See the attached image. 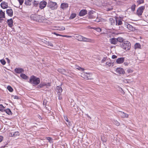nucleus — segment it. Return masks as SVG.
<instances>
[{"instance_id":"nucleus-1","label":"nucleus","mask_w":148,"mask_h":148,"mask_svg":"<svg viewBox=\"0 0 148 148\" xmlns=\"http://www.w3.org/2000/svg\"><path fill=\"white\" fill-rule=\"evenodd\" d=\"M29 82L33 86L37 85L40 83V79L34 75H32L30 77Z\"/></svg>"},{"instance_id":"nucleus-2","label":"nucleus","mask_w":148,"mask_h":148,"mask_svg":"<svg viewBox=\"0 0 148 148\" xmlns=\"http://www.w3.org/2000/svg\"><path fill=\"white\" fill-rule=\"evenodd\" d=\"M75 38L80 41H84L89 42H94V40L90 38H87L81 35H77L75 36Z\"/></svg>"},{"instance_id":"nucleus-3","label":"nucleus","mask_w":148,"mask_h":148,"mask_svg":"<svg viewBox=\"0 0 148 148\" xmlns=\"http://www.w3.org/2000/svg\"><path fill=\"white\" fill-rule=\"evenodd\" d=\"M120 45L122 49L126 51L129 50L131 48V44L128 41H124L123 42L121 43Z\"/></svg>"},{"instance_id":"nucleus-4","label":"nucleus","mask_w":148,"mask_h":148,"mask_svg":"<svg viewBox=\"0 0 148 148\" xmlns=\"http://www.w3.org/2000/svg\"><path fill=\"white\" fill-rule=\"evenodd\" d=\"M47 6L52 10L55 9L57 7V3L56 2L51 1H49L48 3Z\"/></svg>"},{"instance_id":"nucleus-5","label":"nucleus","mask_w":148,"mask_h":148,"mask_svg":"<svg viewBox=\"0 0 148 148\" xmlns=\"http://www.w3.org/2000/svg\"><path fill=\"white\" fill-rule=\"evenodd\" d=\"M145 7L144 6H141L139 7L137 10L136 14L138 16H140L142 15Z\"/></svg>"},{"instance_id":"nucleus-6","label":"nucleus","mask_w":148,"mask_h":148,"mask_svg":"<svg viewBox=\"0 0 148 148\" xmlns=\"http://www.w3.org/2000/svg\"><path fill=\"white\" fill-rule=\"evenodd\" d=\"M124 25L125 26L127 27L128 30L130 31H134L135 30V28L127 23L125 22Z\"/></svg>"},{"instance_id":"nucleus-7","label":"nucleus","mask_w":148,"mask_h":148,"mask_svg":"<svg viewBox=\"0 0 148 148\" xmlns=\"http://www.w3.org/2000/svg\"><path fill=\"white\" fill-rule=\"evenodd\" d=\"M92 74L91 73H84L82 74V77L87 79H91Z\"/></svg>"},{"instance_id":"nucleus-8","label":"nucleus","mask_w":148,"mask_h":148,"mask_svg":"<svg viewBox=\"0 0 148 148\" xmlns=\"http://www.w3.org/2000/svg\"><path fill=\"white\" fill-rule=\"evenodd\" d=\"M116 73L119 75L123 74L125 73L124 69L122 68H118L116 70Z\"/></svg>"},{"instance_id":"nucleus-9","label":"nucleus","mask_w":148,"mask_h":148,"mask_svg":"<svg viewBox=\"0 0 148 148\" xmlns=\"http://www.w3.org/2000/svg\"><path fill=\"white\" fill-rule=\"evenodd\" d=\"M47 4V3L45 1H41L39 4V7L41 9H43L45 8Z\"/></svg>"},{"instance_id":"nucleus-10","label":"nucleus","mask_w":148,"mask_h":148,"mask_svg":"<svg viewBox=\"0 0 148 148\" xmlns=\"http://www.w3.org/2000/svg\"><path fill=\"white\" fill-rule=\"evenodd\" d=\"M38 17H39V15L36 14H33L31 15L30 16V18L32 20L37 21L38 18Z\"/></svg>"},{"instance_id":"nucleus-11","label":"nucleus","mask_w":148,"mask_h":148,"mask_svg":"<svg viewBox=\"0 0 148 148\" xmlns=\"http://www.w3.org/2000/svg\"><path fill=\"white\" fill-rule=\"evenodd\" d=\"M109 42L110 43L113 45H116L117 43V39L115 38H113L109 39Z\"/></svg>"},{"instance_id":"nucleus-12","label":"nucleus","mask_w":148,"mask_h":148,"mask_svg":"<svg viewBox=\"0 0 148 148\" xmlns=\"http://www.w3.org/2000/svg\"><path fill=\"white\" fill-rule=\"evenodd\" d=\"M124 58H120L116 59V62L118 64H121L123 63L124 61Z\"/></svg>"},{"instance_id":"nucleus-13","label":"nucleus","mask_w":148,"mask_h":148,"mask_svg":"<svg viewBox=\"0 0 148 148\" xmlns=\"http://www.w3.org/2000/svg\"><path fill=\"white\" fill-rule=\"evenodd\" d=\"M56 90L58 95H61L62 91V89L61 87L60 86H57L56 88Z\"/></svg>"},{"instance_id":"nucleus-14","label":"nucleus","mask_w":148,"mask_h":148,"mask_svg":"<svg viewBox=\"0 0 148 148\" xmlns=\"http://www.w3.org/2000/svg\"><path fill=\"white\" fill-rule=\"evenodd\" d=\"M14 71L17 73H20L24 72L23 69L22 68H16Z\"/></svg>"},{"instance_id":"nucleus-15","label":"nucleus","mask_w":148,"mask_h":148,"mask_svg":"<svg viewBox=\"0 0 148 148\" xmlns=\"http://www.w3.org/2000/svg\"><path fill=\"white\" fill-rule=\"evenodd\" d=\"M6 12L8 15L10 17H12L13 15V12L12 9H10L6 10Z\"/></svg>"},{"instance_id":"nucleus-16","label":"nucleus","mask_w":148,"mask_h":148,"mask_svg":"<svg viewBox=\"0 0 148 148\" xmlns=\"http://www.w3.org/2000/svg\"><path fill=\"white\" fill-rule=\"evenodd\" d=\"M1 7L3 9H5L8 7V3H7L3 1L1 4Z\"/></svg>"},{"instance_id":"nucleus-17","label":"nucleus","mask_w":148,"mask_h":148,"mask_svg":"<svg viewBox=\"0 0 148 148\" xmlns=\"http://www.w3.org/2000/svg\"><path fill=\"white\" fill-rule=\"evenodd\" d=\"M87 13V11L86 10H81L79 13V15L80 16H82L85 15Z\"/></svg>"},{"instance_id":"nucleus-18","label":"nucleus","mask_w":148,"mask_h":148,"mask_svg":"<svg viewBox=\"0 0 148 148\" xmlns=\"http://www.w3.org/2000/svg\"><path fill=\"white\" fill-rule=\"evenodd\" d=\"M7 23H8V26L10 27H11L13 26V20L12 18L8 19L7 21Z\"/></svg>"},{"instance_id":"nucleus-19","label":"nucleus","mask_w":148,"mask_h":148,"mask_svg":"<svg viewBox=\"0 0 148 148\" xmlns=\"http://www.w3.org/2000/svg\"><path fill=\"white\" fill-rule=\"evenodd\" d=\"M68 7V4L66 3H64L61 4V7L63 9H65Z\"/></svg>"},{"instance_id":"nucleus-20","label":"nucleus","mask_w":148,"mask_h":148,"mask_svg":"<svg viewBox=\"0 0 148 148\" xmlns=\"http://www.w3.org/2000/svg\"><path fill=\"white\" fill-rule=\"evenodd\" d=\"M37 19L38 22H43L44 20V17L42 16L39 15V17H38Z\"/></svg>"},{"instance_id":"nucleus-21","label":"nucleus","mask_w":148,"mask_h":148,"mask_svg":"<svg viewBox=\"0 0 148 148\" xmlns=\"http://www.w3.org/2000/svg\"><path fill=\"white\" fill-rule=\"evenodd\" d=\"M116 25H120L122 24L121 20L120 18H117L116 19Z\"/></svg>"},{"instance_id":"nucleus-22","label":"nucleus","mask_w":148,"mask_h":148,"mask_svg":"<svg viewBox=\"0 0 148 148\" xmlns=\"http://www.w3.org/2000/svg\"><path fill=\"white\" fill-rule=\"evenodd\" d=\"M109 22L111 25H114L115 24L114 19L112 17H110L109 19Z\"/></svg>"},{"instance_id":"nucleus-23","label":"nucleus","mask_w":148,"mask_h":148,"mask_svg":"<svg viewBox=\"0 0 148 148\" xmlns=\"http://www.w3.org/2000/svg\"><path fill=\"white\" fill-rule=\"evenodd\" d=\"M120 114L122 117L123 118H127L128 117V115L127 114L123 112H121Z\"/></svg>"},{"instance_id":"nucleus-24","label":"nucleus","mask_w":148,"mask_h":148,"mask_svg":"<svg viewBox=\"0 0 148 148\" xmlns=\"http://www.w3.org/2000/svg\"><path fill=\"white\" fill-rule=\"evenodd\" d=\"M42 42L46 45L48 46H49L51 47L53 46V45L51 42L49 41H47L45 40H43V41H42Z\"/></svg>"},{"instance_id":"nucleus-25","label":"nucleus","mask_w":148,"mask_h":148,"mask_svg":"<svg viewBox=\"0 0 148 148\" xmlns=\"http://www.w3.org/2000/svg\"><path fill=\"white\" fill-rule=\"evenodd\" d=\"M117 39V42H119L120 44L119 45H121V43L124 42V39L123 38L121 37H118L116 38Z\"/></svg>"},{"instance_id":"nucleus-26","label":"nucleus","mask_w":148,"mask_h":148,"mask_svg":"<svg viewBox=\"0 0 148 148\" xmlns=\"http://www.w3.org/2000/svg\"><path fill=\"white\" fill-rule=\"evenodd\" d=\"M5 112L6 113L8 114L9 115H11L12 114V112L9 109H5L4 111H3Z\"/></svg>"},{"instance_id":"nucleus-27","label":"nucleus","mask_w":148,"mask_h":148,"mask_svg":"<svg viewBox=\"0 0 148 148\" xmlns=\"http://www.w3.org/2000/svg\"><path fill=\"white\" fill-rule=\"evenodd\" d=\"M20 76L22 78L24 79H26L28 78V77L24 73L21 74L20 75Z\"/></svg>"},{"instance_id":"nucleus-28","label":"nucleus","mask_w":148,"mask_h":148,"mask_svg":"<svg viewBox=\"0 0 148 148\" xmlns=\"http://www.w3.org/2000/svg\"><path fill=\"white\" fill-rule=\"evenodd\" d=\"M32 0H26L25 2V4L26 5H30L31 4Z\"/></svg>"},{"instance_id":"nucleus-29","label":"nucleus","mask_w":148,"mask_h":148,"mask_svg":"<svg viewBox=\"0 0 148 148\" xmlns=\"http://www.w3.org/2000/svg\"><path fill=\"white\" fill-rule=\"evenodd\" d=\"M13 135L14 137H15L18 136L20 134V133L18 131H16L15 132H13Z\"/></svg>"},{"instance_id":"nucleus-30","label":"nucleus","mask_w":148,"mask_h":148,"mask_svg":"<svg viewBox=\"0 0 148 148\" xmlns=\"http://www.w3.org/2000/svg\"><path fill=\"white\" fill-rule=\"evenodd\" d=\"M58 71L60 72H61L62 73L65 75L66 74V72L65 71L64 69H60L58 70Z\"/></svg>"},{"instance_id":"nucleus-31","label":"nucleus","mask_w":148,"mask_h":148,"mask_svg":"<svg viewBox=\"0 0 148 148\" xmlns=\"http://www.w3.org/2000/svg\"><path fill=\"white\" fill-rule=\"evenodd\" d=\"M76 16V14L75 13H72V14L70 17V19H73L75 18Z\"/></svg>"},{"instance_id":"nucleus-32","label":"nucleus","mask_w":148,"mask_h":148,"mask_svg":"<svg viewBox=\"0 0 148 148\" xmlns=\"http://www.w3.org/2000/svg\"><path fill=\"white\" fill-rule=\"evenodd\" d=\"M46 139L48 140L50 143L53 142V139L52 138L50 137H46Z\"/></svg>"},{"instance_id":"nucleus-33","label":"nucleus","mask_w":148,"mask_h":148,"mask_svg":"<svg viewBox=\"0 0 148 148\" xmlns=\"http://www.w3.org/2000/svg\"><path fill=\"white\" fill-rule=\"evenodd\" d=\"M5 108L2 104H0V111L3 112Z\"/></svg>"},{"instance_id":"nucleus-34","label":"nucleus","mask_w":148,"mask_h":148,"mask_svg":"<svg viewBox=\"0 0 148 148\" xmlns=\"http://www.w3.org/2000/svg\"><path fill=\"white\" fill-rule=\"evenodd\" d=\"M140 45L138 43H136L134 45L135 48V49L140 48Z\"/></svg>"},{"instance_id":"nucleus-35","label":"nucleus","mask_w":148,"mask_h":148,"mask_svg":"<svg viewBox=\"0 0 148 148\" xmlns=\"http://www.w3.org/2000/svg\"><path fill=\"white\" fill-rule=\"evenodd\" d=\"M7 89L10 92H12L13 91V89L10 86H8L7 87Z\"/></svg>"},{"instance_id":"nucleus-36","label":"nucleus","mask_w":148,"mask_h":148,"mask_svg":"<svg viewBox=\"0 0 148 148\" xmlns=\"http://www.w3.org/2000/svg\"><path fill=\"white\" fill-rule=\"evenodd\" d=\"M93 14L92 11H90L88 13V14L89 15V17L90 18H92V15H91V14Z\"/></svg>"},{"instance_id":"nucleus-37","label":"nucleus","mask_w":148,"mask_h":148,"mask_svg":"<svg viewBox=\"0 0 148 148\" xmlns=\"http://www.w3.org/2000/svg\"><path fill=\"white\" fill-rule=\"evenodd\" d=\"M114 123L117 126H119L120 125L119 123L116 120H114Z\"/></svg>"},{"instance_id":"nucleus-38","label":"nucleus","mask_w":148,"mask_h":148,"mask_svg":"<svg viewBox=\"0 0 148 148\" xmlns=\"http://www.w3.org/2000/svg\"><path fill=\"white\" fill-rule=\"evenodd\" d=\"M0 16L3 18H5V13L3 12L0 14Z\"/></svg>"},{"instance_id":"nucleus-39","label":"nucleus","mask_w":148,"mask_h":148,"mask_svg":"<svg viewBox=\"0 0 148 148\" xmlns=\"http://www.w3.org/2000/svg\"><path fill=\"white\" fill-rule=\"evenodd\" d=\"M93 29H95L98 32H100L101 31V29L99 27H97V28H93Z\"/></svg>"},{"instance_id":"nucleus-40","label":"nucleus","mask_w":148,"mask_h":148,"mask_svg":"<svg viewBox=\"0 0 148 148\" xmlns=\"http://www.w3.org/2000/svg\"><path fill=\"white\" fill-rule=\"evenodd\" d=\"M137 2L138 4H140L143 3L144 2V0H139Z\"/></svg>"},{"instance_id":"nucleus-41","label":"nucleus","mask_w":148,"mask_h":148,"mask_svg":"<svg viewBox=\"0 0 148 148\" xmlns=\"http://www.w3.org/2000/svg\"><path fill=\"white\" fill-rule=\"evenodd\" d=\"M39 2L35 0L34 1V5L35 6H37L38 5Z\"/></svg>"},{"instance_id":"nucleus-42","label":"nucleus","mask_w":148,"mask_h":148,"mask_svg":"<svg viewBox=\"0 0 148 148\" xmlns=\"http://www.w3.org/2000/svg\"><path fill=\"white\" fill-rule=\"evenodd\" d=\"M135 7H136V5L135 4H133L131 6V8L132 10V11H134L135 10Z\"/></svg>"},{"instance_id":"nucleus-43","label":"nucleus","mask_w":148,"mask_h":148,"mask_svg":"<svg viewBox=\"0 0 148 148\" xmlns=\"http://www.w3.org/2000/svg\"><path fill=\"white\" fill-rule=\"evenodd\" d=\"M0 62L3 65H5L6 63L5 61L3 59L1 60H0Z\"/></svg>"},{"instance_id":"nucleus-44","label":"nucleus","mask_w":148,"mask_h":148,"mask_svg":"<svg viewBox=\"0 0 148 148\" xmlns=\"http://www.w3.org/2000/svg\"><path fill=\"white\" fill-rule=\"evenodd\" d=\"M65 29V28L64 27H62L61 28L59 27L57 29V30H63Z\"/></svg>"},{"instance_id":"nucleus-45","label":"nucleus","mask_w":148,"mask_h":148,"mask_svg":"<svg viewBox=\"0 0 148 148\" xmlns=\"http://www.w3.org/2000/svg\"><path fill=\"white\" fill-rule=\"evenodd\" d=\"M23 1L24 0H18V1L19 2L20 5H21L23 4Z\"/></svg>"},{"instance_id":"nucleus-46","label":"nucleus","mask_w":148,"mask_h":148,"mask_svg":"<svg viewBox=\"0 0 148 148\" xmlns=\"http://www.w3.org/2000/svg\"><path fill=\"white\" fill-rule=\"evenodd\" d=\"M107 58V57H104L103 58V59L101 60V62H105L106 59Z\"/></svg>"},{"instance_id":"nucleus-47","label":"nucleus","mask_w":148,"mask_h":148,"mask_svg":"<svg viewBox=\"0 0 148 148\" xmlns=\"http://www.w3.org/2000/svg\"><path fill=\"white\" fill-rule=\"evenodd\" d=\"M53 34H54L56 35L57 36H62V35H60L59 34H57L56 32H53V33H52Z\"/></svg>"},{"instance_id":"nucleus-48","label":"nucleus","mask_w":148,"mask_h":148,"mask_svg":"<svg viewBox=\"0 0 148 148\" xmlns=\"http://www.w3.org/2000/svg\"><path fill=\"white\" fill-rule=\"evenodd\" d=\"M61 36L66 37L68 38H71V36H67V35H62V36Z\"/></svg>"},{"instance_id":"nucleus-49","label":"nucleus","mask_w":148,"mask_h":148,"mask_svg":"<svg viewBox=\"0 0 148 148\" xmlns=\"http://www.w3.org/2000/svg\"><path fill=\"white\" fill-rule=\"evenodd\" d=\"M45 85L44 84H40L38 86L40 88H42L43 87V86Z\"/></svg>"},{"instance_id":"nucleus-50","label":"nucleus","mask_w":148,"mask_h":148,"mask_svg":"<svg viewBox=\"0 0 148 148\" xmlns=\"http://www.w3.org/2000/svg\"><path fill=\"white\" fill-rule=\"evenodd\" d=\"M64 119L66 121H67V122H69V121L68 120V118H67V117L66 116H64Z\"/></svg>"},{"instance_id":"nucleus-51","label":"nucleus","mask_w":148,"mask_h":148,"mask_svg":"<svg viewBox=\"0 0 148 148\" xmlns=\"http://www.w3.org/2000/svg\"><path fill=\"white\" fill-rule=\"evenodd\" d=\"M13 97H14V99H18L19 97L18 96H13Z\"/></svg>"},{"instance_id":"nucleus-52","label":"nucleus","mask_w":148,"mask_h":148,"mask_svg":"<svg viewBox=\"0 0 148 148\" xmlns=\"http://www.w3.org/2000/svg\"><path fill=\"white\" fill-rule=\"evenodd\" d=\"M117 58V56L115 55H113L112 56V59H115Z\"/></svg>"},{"instance_id":"nucleus-53","label":"nucleus","mask_w":148,"mask_h":148,"mask_svg":"<svg viewBox=\"0 0 148 148\" xmlns=\"http://www.w3.org/2000/svg\"><path fill=\"white\" fill-rule=\"evenodd\" d=\"M13 132L10 133L9 134V136L11 137H14L13 135Z\"/></svg>"},{"instance_id":"nucleus-54","label":"nucleus","mask_w":148,"mask_h":148,"mask_svg":"<svg viewBox=\"0 0 148 148\" xmlns=\"http://www.w3.org/2000/svg\"><path fill=\"white\" fill-rule=\"evenodd\" d=\"M3 137L1 136H0V143L3 140Z\"/></svg>"},{"instance_id":"nucleus-55","label":"nucleus","mask_w":148,"mask_h":148,"mask_svg":"<svg viewBox=\"0 0 148 148\" xmlns=\"http://www.w3.org/2000/svg\"><path fill=\"white\" fill-rule=\"evenodd\" d=\"M46 100H44L43 101V105H44L45 106L46 105Z\"/></svg>"},{"instance_id":"nucleus-56","label":"nucleus","mask_w":148,"mask_h":148,"mask_svg":"<svg viewBox=\"0 0 148 148\" xmlns=\"http://www.w3.org/2000/svg\"><path fill=\"white\" fill-rule=\"evenodd\" d=\"M62 98V97L61 96V95H58V99L59 100H61Z\"/></svg>"},{"instance_id":"nucleus-57","label":"nucleus","mask_w":148,"mask_h":148,"mask_svg":"<svg viewBox=\"0 0 148 148\" xmlns=\"http://www.w3.org/2000/svg\"><path fill=\"white\" fill-rule=\"evenodd\" d=\"M111 63L110 62H106V64L107 65H110Z\"/></svg>"},{"instance_id":"nucleus-58","label":"nucleus","mask_w":148,"mask_h":148,"mask_svg":"<svg viewBox=\"0 0 148 148\" xmlns=\"http://www.w3.org/2000/svg\"><path fill=\"white\" fill-rule=\"evenodd\" d=\"M81 68V67H80L79 66H77V67L76 68L79 70H80Z\"/></svg>"},{"instance_id":"nucleus-59","label":"nucleus","mask_w":148,"mask_h":148,"mask_svg":"<svg viewBox=\"0 0 148 148\" xmlns=\"http://www.w3.org/2000/svg\"><path fill=\"white\" fill-rule=\"evenodd\" d=\"M68 122V126H70L71 125V124L70 123V122L69 121V122Z\"/></svg>"},{"instance_id":"nucleus-60","label":"nucleus","mask_w":148,"mask_h":148,"mask_svg":"<svg viewBox=\"0 0 148 148\" xmlns=\"http://www.w3.org/2000/svg\"><path fill=\"white\" fill-rule=\"evenodd\" d=\"M95 21L98 22L99 21V20L98 19H96V20H95Z\"/></svg>"},{"instance_id":"nucleus-61","label":"nucleus","mask_w":148,"mask_h":148,"mask_svg":"<svg viewBox=\"0 0 148 148\" xmlns=\"http://www.w3.org/2000/svg\"><path fill=\"white\" fill-rule=\"evenodd\" d=\"M84 69L81 68V69L80 70L81 71H84Z\"/></svg>"},{"instance_id":"nucleus-62","label":"nucleus","mask_w":148,"mask_h":148,"mask_svg":"<svg viewBox=\"0 0 148 148\" xmlns=\"http://www.w3.org/2000/svg\"><path fill=\"white\" fill-rule=\"evenodd\" d=\"M124 82L125 83H128L129 82L128 81H127V80H126L124 81Z\"/></svg>"},{"instance_id":"nucleus-63","label":"nucleus","mask_w":148,"mask_h":148,"mask_svg":"<svg viewBox=\"0 0 148 148\" xmlns=\"http://www.w3.org/2000/svg\"><path fill=\"white\" fill-rule=\"evenodd\" d=\"M3 12L2 11V10H1L0 11V14H1V13H2Z\"/></svg>"},{"instance_id":"nucleus-64","label":"nucleus","mask_w":148,"mask_h":148,"mask_svg":"<svg viewBox=\"0 0 148 148\" xmlns=\"http://www.w3.org/2000/svg\"><path fill=\"white\" fill-rule=\"evenodd\" d=\"M110 9V8H108V11H110V10H111V9Z\"/></svg>"}]
</instances>
